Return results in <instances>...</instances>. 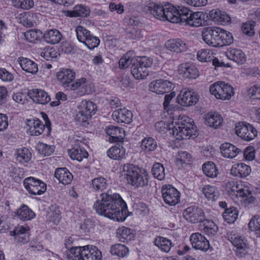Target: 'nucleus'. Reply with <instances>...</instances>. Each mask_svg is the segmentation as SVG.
Returning <instances> with one entry per match:
<instances>
[{"label": "nucleus", "mask_w": 260, "mask_h": 260, "mask_svg": "<svg viewBox=\"0 0 260 260\" xmlns=\"http://www.w3.org/2000/svg\"><path fill=\"white\" fill-rule=\"evenodd\" d=\"M220 149L221 153L224 157L230 159L235 158L241 152V149L229 143L222 144Z\"/></svg>", "instance_id": "nucleus-22"}, {"label": "nucleus", "mask_w": 260, "mask_h": 260, "mask_svg": "<svg viewBox=\"0 0 260 260\" xmlns=\"http://www.w3.org/2000/svg\"><path fill=\"white\" fill-rule=\"evenodd\" d=\"M58 55V53L54 49L49 47L44 48L41 52V56L46 60L56 58Z\"/></svg>", "instance_id": "nucleus-61"}, {"label": "nucleus", "mask_w": 260, "mask_h": 260, "mask_svg": "<svg viewBox=\"0 0 260 260\" xmlns=\"http://www.w3.org/2000/svg\"><path fill=\"white\" fill-rule=\"evenodd\" d=\"M238 217V211L235 208L226 209L223 213V217L228 223H233Z\"/></svg>", "instance_id": "nucleus-51"}, {"label": "nucleus", "mask_w": 260, "mask_h": 260, "mask_svg": "<svg viewBox=\"0 0 260 260\" xmlns=\"http://www.w3.org/2000/svg\"><path fill=\"white\" fill-rule=\"evenodd\" d=\"M98 249L95 246L74 247L66 251V260H98Z\"/></svg>", "instance_id": "nucleus-4"}, {"label": "nucleus", "mask_w": 260, "mask_h": 260, "mask_svg": "<svg viewBox=\"0 0 260 260\" xmlns=\"http://www.w3.org/2000/svg\"><path fill=\"white\" fill-rule=\"evenodd\" d=\"M106 133L110 136V141L113 142H121L125 136V131L122 128L110 126L105 129Z\"/></svg>", "instance_id": "nucleus-20"}, {"label": "nucleus", "mask_w": 260, "mask_h": 260, "mask_svg": "<svg viewBox=\"0 0 260 260\" xmlns=\"http://www.w3.org/2000/svg\"><path fill=\"white\" fill-rule=\"evenodd\" d=\"M192 11H190L188 8L185 7L179 8L178 9V17L179 19V23L186 22L188 19V16L191 15Z\"/></svg>", "instance_id": "nucleus-60"}, {"label": "nucleus", "mask_w": 260, "mask_h": 260, "mask_svg": "<svg viewBox=\"0 0 260 260\" xmlns=\"http://www.w3.org/2000/svg\"><path fill=\"white\" fill-rule=\"evenodd\" d=\"M236 135L242 139L249 141L257 136V131L253 125L247 123H239L235 128Z\"/></svg>", "instance_id": "nucleus-7"}, {"label": "nucleus", "mask_w": 260, "mask_h": 260, "mask_svg": "<svg viewBox=\"0 0 260 260\" xmlns=\"http://www.w3.org/2000/svg\"><path fill=\"white\" fill-rule=\"evenodd\" d=\"M79 88V95L89 94L94 90V86L91 82L87 81L85 78L77 79L71 86V90H75Z\"/></svg>", "instance_id": "nucleus-14"}, {"label": "nucleus", "mask_w": 260, "mask_h": 260, "mask_svg": "<svg viewBox=\"0 0 260 260\" xmlns=\"http://www.w3.org/2000/svg\"><path fill=\"white\" fill-rule=\"evenodd\" d=\"M156 147V142L152 138H145L142 141L141 147L146 152L154 151Z\"/></svg>", "instance_id": "nucleus-49"}, {"label": "nucleus", "mask_w": 260, "mask_h": 260, "mask_svg": "<svg viewBox=\"0 0 260 260\" xmlns=\"http://www.w3.org/2000/svg\"><path fill=\"white\" fill-rule=\"evenodd\" d=\"M121 175L128 183L135 187H143L148 182V175L146 172H142L140 169L132 164H127L123 166Z\"/></svg>", "instance_id": "nucleus-3"}, {"label": "nucleus", "mask_w": 260, "mask_h": 260, "mask_svg": "<svg viewBox=\"0 0 260 260\" xmlns=\"http://www.w3.org/2000/svg\"><path fill=\"white\" fill-rule=\"evenodd\" d=\"M23 184L26 189L32 194L41 195L46 190V184L34 177H30L25 179Z\"/></svg>", "instance_id": "nucleus-6"}, {"label": "nucleus", "mask_w": 260, "mask_h": 260, "mask_svg": "<svg viewBox=\"0 0 260 260\" xmlns=\"http://www.w3.org/2000/svg\"><path fill=\"white\" fill-rule=\"evenodd\" d=\"M61 212L60 209L58 207H52L51 211L50 213V220L57 224L61 219Z\"/></svg>", "instance_id": "nucleus-63"}, {"label": "nucleus", "mask_w": 260, "mask_h": 260, "mask_svg": "<svg viewBox=\"0 0 260 260\" xmlns=\"http://www.w3.org/2000/svg\"><path fill=\"white\" fill-rule=\"evenodd\" d=\"M154 243L156 246L166 252H168L172 247L171 241L162 237L155 238Z\"/></svg>", "instance_id": "nucleus-45"}, {"label": "nucleus", "mask_w": 260, "mask_h": 260, "mask_svg": "<svg viewBox=\"0 0 260 260\" xmlns=\"http://www.w3.org/2000/svg\"><path fill=\"white\" fill-rule=\"evenodd\" d=\"M178 73L184 78L188 79H196L199 76L197 68L189 63L180 64L178 67Z\"/></svg>", "instance_id": "nucleus-17"}, {"label": "nucleus", "mask_w": 260, "mask_h": 260, "mask_svg": "<svg viewBox=\"0 0 260 260\" xmlns=\"http://www.w3.org/2000/svg\"><path fill=\"white\" fill-rule=\"evenodd\" d=\"M25 39L30 43H35L39 39L41 36L40 31L36 30H29L24 34Z\"/></svg>", "instance_id": "nucleus-59"}, {"label": "nucleus", "mask_w": 260, "mask_h": 260, "mask_svg": "<svg viewBox=\"0 0 260 260\" xmlns=\"http://www.w3.org/2000/svg\"><path fill=\"white\" fill-rule=\"evenodd\" d=\"M183 216L186 220L191 223L203 221L205 219L203 210L194 206L189 207L185 209L183 212Z\"/></svg>", "instance_id": "nucleus-11"}, {"label": "nucleus", "mask_w": 260, "mask_h": 260, "mask_svg": "<svg viewBox=\"0 0 260 260\" xmlns=\"http://www.w3.org/2000/svg\"><path fill=\"white\" fill-rule=\"evenodd\" d=\"M221 36V47L225 45H229L232 43L233 38L232 34L222 29Z\"/></svg>", "instance_id": "nucleus-64"}, {"label": "nucleus", "mask_w": 260, "mask_h": 260, "mask_svg": "<svg viewBox=\"0 0 260 260\" xmlns=\"http://www.w3.org/2000/svg\"><path fill=\"white\" fill-rule=\"evenodd\" d=\"M250 172V167L244 163L236 164L231 169V174L239 178L246 177Z\"/></svg>", "instance_id": "nucleus-21"}, {"label": "nucleus", "mask_w": 260, "mask_h": 260, "mask_svg": "<svg viewBox=\"0 0 260 260\" xmlns=\"http://www.w3.org/2000/svg\"><path fill=\"white\" fill-rule=\"evenodd\" d=\"M69 154L72 159L77 160L79 161L82 160L83 158H87L88 153L80 146L75 145L73 148L69 150Z\"/></svg>", "instance_id": "nucleus-35"}, {"label": "nucleus", "mask_w": 260, "mask_h": 260, "mask_svg": "<svg viewBox=\"0 0 260 260\" xmlns=\"http://www.w3.org/2000/svg\"><path fill=\"white\" fill-rule=\"evenodd\" d=\"M77 38L80 42L84 44L89 49H93L98 46L97 38L92 36L90 31L79 25L76 28Z\"/></svg>", "instance_id": "nucleus-9"}, {"label": "nucleus", "mask_w": 260, "mask_h": 260, "mask_svg": "<svg viewBox=\"0 0 260 260\" xmlns=\"http://www.w3.org/2000/svg\"><path fill=\"white\" fill-rule=\"evenodd\" d=\"M96 105L92 102L86 100L82 101L78 106V110H81L90 117L95 114Z\"/></svg>", "instance_id": "nucleus-38"}, {"label": "nucleus", "mask_w": 260, "mask_h": 260, "mask_svg": "<svg viewBox=\"0 0 260 260\" xmlns=\"http://www.w3.org/2000/svg\"><path fill=\"white\" fill-rule=\"evenodd\" d=\"M134 59H136V57L130 56L129 53L125 54L119 61L120 68L124 69L131 64L134 65Z\"/></svg>", "instance_id": "nucleus-58"}, {"label": "nucleus", "mask_w": 260, "mask_h": 260, "mask_svg": "<svg viewBox=\"0 0 260 260\" xmlns=\"http://www.w3.org/2000/svg\"><path fill=\"white\" fill-rule=\"evenodd\" d=\"M22 69L26 72L32 75L36 74L38 71L37 64L27 58L19 57L18 60Z\"/></svg>", "instance_id": "nucleus-28"}, {"label": "nucleus", "mask_w": 260, "mask_h": 260, "mask_svg": "<svg viewBox=\"0 0 260 260\" xmlns=\"http://www.w3.org/2000/svg\"><path fill=\"white\" fill-rule=\"evenodd\" d=\"M99 200V210L100 214L117 221H123L128 216L125 202L117 193L112 196L106 193L100 195Z\"/></svg>", "instance_id": "nucleus-1"}, {"label": "nucleus", "mask_w": 260, "mask_h": 260, "mask_svg": "<svg viewBox=\"0 0 260 260\" xmlns=\"http://www.w3.org/2000/svg\"><path fill=\"white\" fill-rule=\"evenodd\" d=\"M202 15L203 14L201 12H192L191 15L188 16V19L186 23L191 26H200L202 25L203 22V20L202 18Z\"/></svg>", "instance_id": "nucleus-43"}, {"label": "nucleus", "mask_w": 260, "mask_h": 260, "mask_svg": "<svg viewBox=\"0 0 260 260\" xmlns=\"http://www.w3.org/2000/svg\"><path fill=\"white\" fill-rule=\"evenodd\" d=\"M173 87L174 84L172 82L161 79L152 81L149 85L150 91L158 94L170 92Z\"/></svg>", "instance_id": "nucleus-12"}, {"label": "nucleus", "mask_w": 260, "mask_h": 260, "mask_svg": "<svg viewBox=\"0 0 260 260\" xmlns=\"http://www.w3.org/2000/svg\"><path fill=\"white\" fill-rule=\"evenodd\" d=\"M113 119L118 123H130L132 121L133 114L126 108L115 110L112 114Z\"/></svg>", "instance_id": "nucleus-18"}, {"label": "nucleus", "mask_w": 260, "mask_h": 260, "mask_svg": "<svg viewBox=\"0 0 260 260\" xmlns=\"http://www.w3.org/2000/svg\"><path fill=\"white\" fill-rule=\"evenodd\" d=\"M203 222L205 233L209 236H214L216 234L218 227L212 221L205 219Z\"/></svg>", "instance_id": "nucleus-47"}, {"label": "nucleus", "mask_w": 260, "mask_h": 260, "mask_svg": "<svg viewBox=\"0 0 260 260\" xmlns=\"http://www.w3.org/2000/svg\"><path fill=\"white\" fill-rule=\"evenodd\" d=\"M165 5L155 3H149L144 7V11L154 18L164 21Z\"/></svg>", "instance_id": "nucleus-16"}, {"label": "nucleus", "mask_w": 260, "mask_h": 260, "mask_svg": "<svg viewBox=\"0 0 260 260\" xmlns=\"http://www.w3.org/2000/svg\"><path fill=\"white\" fill-rule=\"evenodd\" d=\"M202 36L203 41L207 45L213 47H216L214 27L205 28L202 31Z\"/></svg>", "instance_id": "nucleus-31"}, {"label": "nucleus", "mask_w": 260, "mask_h": 260, "mask_svg": "<svg viewBox=\"0 0 260 260\" xmlns=\"http://www.w3.org/2000/svg\"><path fill=\"white\" fill-rule=\"evenodd\" d=\"M89 14V9L82 5L74 7L73 10L70 12L71 17H86Z\"/></svg>", "instance_id": "nucleus-50"}, {"label": "nucleus", "mask_w": 260, "mask_h": 260, "mask_svg": "<svg viewBox=\"0 0 260 260\" xmlns=\"http://www.w3.org/2000/svg\"><path fill=\"white\" fill-rule=\"evenodd\" d=\"M28 227L22 226H16L13 231L10 232V235L14 236L18 242L25 243L29 241Z\"/></svg>", "instance_id": "nucleus-23"}, {"label": "nucleus", "mask_w": 260, "mask_h": 260, "mask_svg": "<svg viewBox=\"0 0 260 260\" xmlns=\"http://www.w3.org/2000/svg\"><path fill=\"white\" fill-rule=\"evenodd\" d=\"M228 238L237 249H244L246 247L245 240L241 236L231 232L228 233Z\"/></svg>", "instance_id": "nucleus-41"}, {"label": "nucleus", "mask_w": 260, "mask_h": 260, "mask_svg": "<svg viewBox=\"0 0 260 260\" xmlns=\"http://www.w3.org/2000/svg\"><path fill=\"white\" fill-rule=\"evenodd\" d=\"M53 145H47L42 142H39L36 146L37 151L44 156L50 155L54 151Z\"/></svg>", "instance_id": "nucleus-48"}, {"label": "nucleus", "mask_w": 260, "mask_h": 260, "mask_svg": "<svg viewBox=\"0 0 260 260\" xmlns=\"http://www.w3.org/2000/svg\"><path fill=\"white\" fill-rule=\"evenodd\" d=\"M28 95L36 103L45 105L50 101L48 94L44 90L34 89L28 92Z\"/></svg>", "instance_id": "nucleus-19"}, {"label": "nucleus", "mask_w": 260, "mask_h": 260, "mask_svg": "<svg viewBox=\"0 0 260 260\" xmlns=\"http://www.w3.org/2000/svg\"><path fill=\"white\" fill-rule=\"evenodd\" d=\"M202 169L205 175L210 178L216 177L218 173L216 165L212 162L208 161L205 163Z\"/></svg>", "instance_id": "nucleus-44"}, {"label": "nucleus", "mask_w": 260, "mask_h": 260, "mask_svg": "<svg viewBox=\"0 0 260 260\" xmlns=\"http://www.w3.org/2000/svg\"><path fill=\"white\" fill-rule=\"evenodd\" d=\"M209 16L214 21L221 24L228 23L231 20L230 16L227 14L218 9L211 11Z\"/></svg>", "instance_id": "nucleus-30"}, {"label": "nucleus", "mask_w": 260, "mask_h": 260, "mask_svg": "<svg viewBox=\"0 0 260 260\" xmlns=\"http://www.w3.org/2000/svg\"><path fill=\"white\" fill-rule=\"evenodd\" d=\"M15 155L16 159L22 164L29 161L31 157L30 151L26 148L17 149Z\"/></svg>", "instance_id": "nucleus-42"}, {"label": "nucleus", "mask_w": 260, "mask_h": 260, "mask_svg": "<svg viewBox=\"0 0 260 260\" xmlns=\"http://www.w3.org/2000/svg\"><path fill=\"white\" fill-rule=\"evenodd\" d=\"M125 150L124 148L119 144L112 147L107 151V155L114 160H120L125 155Z\"/></svg>", "instance_id": "nucleus-32"}, {"label": "nucleus", "mask_w": 260, "mask_h": 260, "mask_svg": "<svg viewBox=\"0 0 260 260\" xmlns=\"http://www.w3.org/2000/svg\"><path fill=\"white\" fill-rule=\"evenodd\" d=\"M155 127L160 133L170 131V133L178 140L187 139L196 135L193 121L186 116L174 119L169 123L158 121L155 123Z\"/></svg>", "instance_id": "nucleus-2"}, {"label": "nucleus", "mask_w": 260, "mask_h": 260, "mask_svg": "<svg viewBox=\"0 0 260 260\" xmlns=\"http://www.w3.org/2000/svg\"><path fill=\"white\" fill-rule=\"evenodd\" d=\"M134 61L146 69L151 67L153 64L152 58L145 56L136 57V59H134Z\"/></svg>", "instance_id": "nucleus-55"}, {"label": "nucleus", "mask_w": 260, "mask_h": 260, "mask_svg": "<svg viewBox=\"0 0 260 260\" xmlns=\"http://www.w3.org/2000/svg\"><path fill=\"white\" fill-rule=\"evenodd\" d=\"M152 173L153 176L159 180L165 178V169L160 163H156L153 166Z\"/></svg>", "instance_id": "nucleus-53"}, {"label": "nucleus", "mask_w": 260, "mask_h": 260, "mask_svg": "<svg viewBox=\"0 0 260 260\" xmlns=\"http://www.w3.org/2000/svg\"><path fill=\"white\" fill-rule=\"evenodd\" d=\"M90 118L88 114L83 113L81 110H78L76 114L75 119L79 124L84 126L88 124V121Z\"/></svg>", "instance_id": "nucleus-62"}, {"label": "nucleus", "mask_w": 260, "mask_h": 260, "mask_svg": "<svg viewBox=\"0 0 260 260\" xmlns=\"http://www.w3.org/2000/svg\"><path fill=\"white\" fill-rule=\"evenodd\" d=\"M117 237L122 242H128L134 238L133 230L130 228L121 226L116 231Z\"/></svg>", "instance_id": "nucleus-34"}, {"label": "nucleus", "mask_w": 260, "mask_h": 260, "mask_svg": "<svg viewBox=\"0 0 260 260\" xmlns=\"http://www.w3.org/2000/svg\"><path fill=\"white\" fill-rule=\"evenodd\" d=\"M58 81L64 88L71 90V86L75 81V72L70 69H61L56 73Z\"/></svg>", "instance_id": "nucleus-10"}, {"label": "nucleus", "mask_w": 260, "mask_h": 260, "mask_svg": "<svg viewBox=\"0 0 260 260\" xmlns=\"http://www.w3.org/2000/svg\"><path fill=\"white\" fill-rule=\"evenodd\" d=\"M161 194L165 203L175 206L180 201V192L171 185H165L161 187Z\"/></svg>", "instance_id": "nucleus-8"}, {"label": "nucleus", "mask_w": 260, "mask_h": 260, "mask_svg": "<svg viewBox=\"0 0 260 260\" xmlns=\"http://www.w3.org/2000/svg\"><path fill=\"white\" fill-rule=\"evenodd\" d=\"M36 18V15L30 12L22 13L18 18L19 22L27 27H33L37 23Z\"/></svg>", "instance_id": "nucleus-36"}, {"label": "nucleus", "mask_w": 260, "mask_h": 260, "mask_svg": "<svg viewBox=\"0 0 260 260\" xmlns=\"http://www.w3.org/2000/svg\"><path fill=\"white\" fill-rule=\"evenodd\" d=\"M198 58L201 61L209 62L213 58V52L210 50L202 49L198 52Z\"/></svg>", "instance_id": "nucleus-56"}, {"label": "nucleus", "mask_w": 260, "mask_h": 260, "mask_svg": "<svg viewBox=\"0 0 260 260\" xmlns=\"http://www.w3.org/2000/svg\"><path fill=\"white\" fill-rule=\"evenodd\" d=\"M211 93L216 99L222 100H230L234 94L233 87L224 82H217L210 87Z\"/></svg>", "instance_id": "nucleus-5"}, {"label": "nucleus", "mask_w": 260, "mask_h": 260, "mask_svg": "<svg viewBox=\"0 0 260 260\" xmlns=\"http://www.w3.org/2000/svg\"><path fill=\"white\" fill-rule=\"evenodd\" d=\"M164 21L167 20L172 23H179L178 17V9L171 4L165 5Z\"/></svg>", "instance_id": "nucleus-27"}, {"label": "nucleus", "mask_w": 260, "mask_h": 260, "mask_svg": "<svg viewBox=\"0 0 260 260\" xmlns=\"http://www.w3.org/2000/svg\"><path fill=\"white\" fill-rule=\"evenodd\" d=\"M62 36L57 29H50L47 31L44 35V40L50 44L58 43L61 40Z\"/></svg>", "instance_id": "nucleus-33"}, {"label": "nucleus", "mask_w": 260, "mask_h": 260, "mask_svg": "<svg viewBox=\"0 0 260 260\" xmlns=\"http://www.w3.org/2000/svg\"><path fill=\"white\" fill-rule=\"evenodd\" d=\"M198 101L197 95L191 91L183 89L177 96L178 103L182 106L188 107L195 105Z\"/></svg>", "instance_id": "nucleus-13"}, {"label": "nucleus", "mask_w": 260, "mask_h": 260, "mask_svg": "<svg viewBox=\"0 0 260 260\" xmlns=\"http://www.w3.org/2000/svg\"><path fill=\"white\" fill-rule=\"evenodd\" d=\"M110 252L113 255L123 257L128 254L129 250L125 245L117 244L111 247Z\"/></svg>", "instance_id": "nucleus-46"}, {"label": "nucleus", "mask_w": 260, "mask_h": 260, "mask_svg": "<svg viewBox=\"0 0 260 260\" xmlns=\"http://www.w3.org/2000/svg\"><path fill=\"white\" fill-rule=\"evenodd\" d=\"M131 73L138 80L144 79L148 75V70L137 64L136 62H134V65L132 66Z\"/></svg>", "instance_id": "nucleus-40"}, {"label": "nucleus", "mask_w": 260, "mask_h": 260, "mask_svg": "<svg viewBox=\"0 0 260 260\" xmlns=\"http://www.w3.org/2000/svg\"><path fill=\"white\" fill-rule=\"evenodd\" d=\"M226 55L238 64H243L246 60V55L241 49L230 48L226 52Z\"/></svg>", "instance_id": "nucleus-24"}, {"label": "nucleus", "mask_w": 260, "mask_h": 260, "mask_svg": "<svg viewBox=\"0 0 260 260\" xmlns=\"http://www.w3.org/2000/svg\"><path fill=\"white\" fill-rule=\"evenodd\" d=\"M190 240L192 247L195 249L206 251L210 247L208 240L200 233H196L191 234Z\"/></svg>", "instance_id": "nucleus-15"}, {"label": "nucleus", "mask_w": 260, "mask_h": 260, "mask_svg": "<svg viewBox=\"0 0 260 260\" xmlns=\"http://www.w3.org/2000/svg\"><path fill=\"white\" fill-rule=\"evenodd\" d=\"M255 25V22L253 21H247L242 25V30L243 34L246 35L251 37L254 35V27Z\"/></svg>", "instance_id": "nucleus-57"}, {"label": "nucleus", "mask_w": 260, "mask_h": 260, "mask_svg": "<svg viewBox=\"0 0 260 260\" xmlns=\"http://www.w3.org/2000/svg\"><path fill=\"white\" fill-rule=\"evenodd\" d=\"M165 46L168 50L176 53L184 51L187 49L186 44L178 39L168 40Z\"/></svg>", "instance_id": "nucleus-29"}, {"label": "nucleus", "mask_w": 260, "mask_h": 260, "mask_svg": "<svg viewBox=\"0 0 260 260\" xmlns=\"http://www.w3.org/2000/svg\"><path fill=\"white\" fill-rule=\"evenodd\" d=\"M249 228L252 231L255 232L258 237H260V216L255 215L250 220Z\"/></svg>", "instance_id": "nucleus-54"}, {"label": "nucleus", "mask_w": 260, "mask_h": 260, "mask_svg": "<svg viewBox=\"0 0 260 260\" xmlns=\"http://www.w3.org/2000/svg\"><path fill=\"white\" fill-rule=\"evenodd\" d=\"M28 131L31 136H37L42 134L45 125L38 119L28 120L27 122Z\"/></svg>", "instance_id": "nucleus-25"}, {"label": "nucleus", "mask_w": 260, "mask_h": 260, "mask_svg": "<svg viewBox=\"0 0 260 260\" xmlns=\"http://www.w3.org/2000/svg\"><path fill=\"white\" fill-rule=\"evenodd\" d=\"M17 215L22 221H26L34 218L35 213L27 206L22 205L17 211Z\"/></svg>", "instance_id": "nucleus-39"}, {"label": "nucleus", "mask_w": 260, "mask_h": 260, "mask_svg": "<svg viewBox=\"0 0 260 260\" xmlns=\"http://www.w3.org/2000/svg\"><path fill=\"white\" fill-rule=\"evenodd\" d=\"M202 191L209 200H215L218 197V192L214 186L206 185L203 188Z\"/></svg>", "instance_id": "nucleus-52"}, {"label": "nucleus", "mask_w": 260, "mask_h": 260, "mask_svg": "<svg viewBox=\"0 0 260 260\" xmlns=\"http://www.w3.org/2000/svg\"><path fill=\"white\" fill-rule=\"evenodd\" d=\"M205 121L210 127L216 128L221 124L222 119L217 113H209L205 116Z\"/></svg>", "instance_id": "nucleus-37"}, {"label": "nucleus", "mask_w": 260, "mask_h": 260, "mask_svg": "<svg viewBox=\"0 0 260 260\" xmlns=\"http://www.w3.org/2000/svg\"><path fill=\"white\" fill-rule=\"evenodd\" d=\"M54 177L60 183L64 185L69 184L73 178V175L66 168L57 169L54 173Z\"/></svg>", "instance_id": "nucleus-26"}]
</instances>
